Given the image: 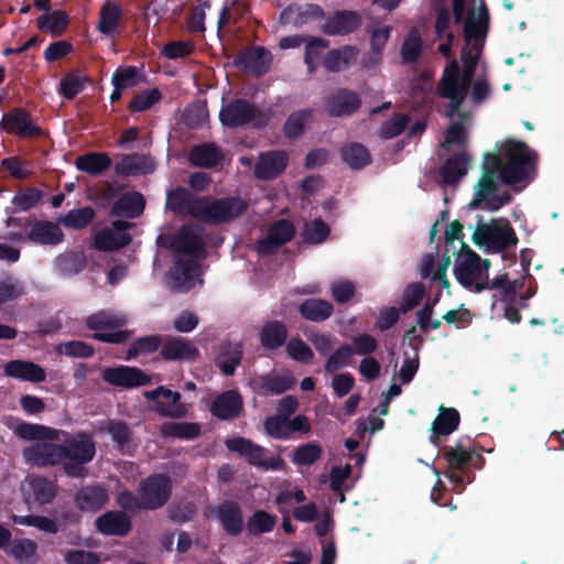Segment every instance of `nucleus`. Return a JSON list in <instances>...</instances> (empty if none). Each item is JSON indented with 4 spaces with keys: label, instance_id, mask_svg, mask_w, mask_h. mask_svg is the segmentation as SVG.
I'll return each mask as SVG.
<instances>
[{
    "label": "nucleus",
    "instance_id": "nucleus-6",
    "mask_svg": "<svg viewBox=\"0 0 564 564\" xmlns=\"http://www.w3.org/2000/svg\"><path fill=\"white\" fill-rule=\"evenodd\" d=\"M127 319L124 316L116 315L110 311H98L85 319V326L95 333L91 338L107 344H123L128 341L132 335L129 329H119L126 325Z\"/></svg>",
    "mask_w": 564,
    "mask_h": 564
},
{
    "label": "nucleus",
    "instance_id": "nucleus-20",
    "mask_svg": "<svg viewBox=\"0 0 564 564\" xmlns=\"http://www.w3.org/2000/svg\"><path fill=\"white\" fill-rule=\"evenodd\" d=\"M361 106L358 93L339 88L324 99V109L330 117H349Z\"/></svg>",
    "mask_w": 564,
    "mask_h": 564
},
{
    "label": "nucleus",
    "instance_id": "nucleus-61",
    "mask_svg": "<svg viewBox=\"0 0 564 564\" xmlns=\"http://www.w3.org/2000/svg\"><path fill=\"white\" fill-rule=\"evenodd\" d=\"M288 356L301 364H311L314 359V352L311 347L300 337L291 338L285 345Z\"/></svg>",
    "mask_w": 564,
    "mask_h": 564
},
{
    "label": "nucleus",
    "instance_id": "nucleus-3",
    "mask_svg": "<svg viewBox=\"0 0 564 564\" xmlns=\"http://www.w3.org/2000/svg\"><path fill=\"white\" fill-rule=\"evenodd\" d=\"M169 249L175 258L174 280L182 279L184 283L193 280V273L198 268V261L206 256L205 242L193 226L183 225L176 234L167 235Z\"/></svg>",
    "mask_w": 564,
    "mask_h": 564
},
{
    "label": "nucleus",
    "instance_id": "nucleus-38",
    "mask_svg": "<svg viewBox=\"0 0 564 564\" xmlns=\"http://www.w3.org/2000/svg\"><path fill=\"white\" fill-rule=\"evenodd\" d=\"M297 312L306 321L322 323L333 315L334 306L323 299H306L299 305Z\"/></svg>",
    "mask_w": 564,
    "mask_h": 564
},
{
    "label": "nucleus",
    "instance_id": "nucleus-46",
    "mask_svg": "<svg viewBox=\"0 0 564 564\" xmlns=\"http://www.w3.org/2000/svg\"><path fill=\"white\" fill-rule=\"evenodd\" d=\"M164 337L159 334L135 338L129 346L126 360H133L140 355H149L162 348Z\"/></svg>",
    "mask_w": 564,
    "mask_h": 564
},
{
    "label": "nucleus",
    "instance_id": "nucleus-49",
    "mask_svg": "<svg viewBox=\"0 0 564 564\" xmlns=\"http://www.w3.org/2000/svg\"><path fill=\"white\" fill-rule=\"evenodd\" d=\"M96 217V212L91 206L75 208L59 218V223L69 229H84Z\"/></svg>",
    "mask_w": 564,
    "mask_h": 564
},
{
    "label": "nucleus",
    "instance_id": "nucleus-30",
    "mask_svg": "<svg viewBox=\"0 0 564 564\" xmlns=\"http://www.w3.org/2000/svg\"><path fill=\"white\" fill-rule=\"evenodd\" d=\"M155 164L149 155L131 153L123 154L115 164V173L118 176H135L152 173Z\"/></svg>",
    "mask_w": 564,
    "mask_h": 564
},
{
    "label": "nucleus",
    "instance_id": "nucleus-29",
    "mask_svg": "<svg viewBox=\"0 0 564 564\" xmlns=\"http://www.w3.org/2000/svg\"><path fill=\"white\" fill-rule=\"evenodd\" d=\"M4 373L8 377L32 383H40L46 379L45 369L31 360H10L4 365Z\"/></svg>",
    "mask_w": 564,
    "mask_h": 564
},
{
    "label": "nucleus",
    "instance_id": "nucleus-25",
    "mask_svg": "<svg viewBox=\"0 0 564 564\" xmlns=\"http://www.w3.org/2000/svg\"><path fill=\"white\" fill-rule=\"evenodd\" d=\"M108 500V489L101 485L83 486L74 497L76 508L83 512H96L102 509Z\"/></svg>",
    "mask_w": 564,
    "mask_h": 564
},
{
    "label": "nucleus",
    "instance_id": "nucleus-18",
    "mask_svg": "<svg viewBox=\"0 0 564 564\" xmlns=\"http://www.w3.org/2000/svg\"><path fill=\"white\" fill-rule=\"evenodd\" d=\"M212 513L219 521L226 534L238 536L243 531V513L238 502L224 500L212 508Z\"/></svg>",
    "mask_w": 564,
    "mask_h": 564
},
{
    "label": "nucleus",
    "instance_id": "nucleus-23",
    "mask_svg": "<svg viewBox=\"0 0 564 564\" xmlns=\"http://www.w3.org/2000/svg\"><path fill=\"white\" fill-rule=\"evenodd\" d=\"M242 410L243 399L237 390H227L218 394L209 405L212 415L223 421L238 417Z\"/></svg>",
    "mask_w": 564,
    "mask_h": 564
},
{
    "label": "nucleus",
    "instance_id": "nucleus-58",
    "mask_svg": "<svg viewBox=\"0 0 564 564\" xmlns=\"http://www.w3.org/2000/svg\"><path fill=\"white\" fill-rule=\"evenodd\" d=\"M55 352L73 358H90L95 354V348L84 340H69L56 345Z\"/></svg>",
    "mask_w": 564,
    "mask_h": 564
},
{
    "label": "nucleus",
    "instance_id": "nucleus-44",
    "mask_svg": "<svg viewBox=\"0 0 564 564\" xmlns=\"http://www.w3.org/2000/svg\"><path fill=\"white\" fill-rule=\"evenodd\" d=\"M278 517L265 510L254 511L247 520L245 528L250 536H258L271 532L276 525Z\"/></svg>",
    "mask_w": 564,
    "mask_h": 564
},
{
    "label": "nucleus",
    "instance_id": "nucleus-35",
    "mask_svg": "<svg viewBox=\"0 0 564 564\" xmlns=\"http://www.w3.org/2000/svg\"><path fill=\"white\" fill-rule=\"evenodd\" d=\"M102 430L110 435L117 449L123 455L133 452V432L130 426L120 420H108Z\"/></svg>",
    "mask_w": 564,
    "mask_h": 564
},
{
    "label": "nucleus",
    "instance_id": "nucleus-1",
    "mask_svg": "<svg viewBox=\"0 0 564 564\" xmlns=\"http://www.w3.org/2000/svg\"><path fill=\"white\" fill-rule=\"evenodd\" d=\"M22 440L35 443L22 449L25 463L39 468L61 466L63 473L73 479H83L89 475L87 465L96 456L94 436L85 431L70 434L64 430L22 422L14 429Z\"/></svg>",
    "mask_w": 564,
    "mask_h": 564
},
{
    "label": "nucleus",
    "instance_id": "nucleus-33",
    "mask_svg": "<svg viewBox=\"0 0 564 564\" xmlns=\"http://www.w3.org/2000/svg\"><path fill=\"white\" fill-rule=\"evenodd\" d=\"M460 422L459 412L455 408H440V413L432 423L430 442L438 446L440 436H447L457 430Z\"/></svg>",
    "mask_w": 564,
    "mask_h": 564
},
{
    "label": "nucleus",
    "instance_id": "nucleus-34",
    "mask_svg": "<svg viewBox=\"0 0 564 564\" xmlns=\"http://www.w3.org/2000/svg\"><path fill=\"white\" fill-rule=\"evenodd\" d=\"M145 207V199L140 192H128L119 196L111 207V215L126 218L140 217Z\"/></svg>",
    "mask_w": 564,
    "mask_h": 564
},
{
    "label": "nucleus",
    "instance_id": "nucleus-37",
    "mask_svg": "<svg viewBox=\"0 0 564 564\" xmlns=\"http://www.w3.org/2000/svg\"><path fill=\"white\" fill-rule=\"evenodd\" d=\"M111 164V158L106 152H88L77 156L75 161L76 169L90 176L101 175Z\"/></svg>",
    "mask_w": 564,
    "mask_h": 564
},
{
    "label": "nucleus",
    "instance_id": "nucleus-27",
    "mask_svg": "<svg viewBox=\"0 0 564 564\" xmlns=\"http://www.w3.org/2000/svg\"><path fill=\"white\" fill-rule=\"evenodd\" d=\"M471 156L466 151L454 153L447 158L440 169L442 183L447 186L457 184L468 172Z\"/></svg>",
    "mask_w": 564,
    "mask_h": 564
},
{
    "label": "nucleus",
    "instance_id": "nucleus-45",
    "mask_svg": "<svg viewBox=\"0 0 564 564\" xmlns=\"http://www.w3.org/2000/svg\"><path fill=\"white\" fill-rule=\"evenodd\" d=\"M122 17V10L119 4L107 1L99 12L98 30L101 34L111 35L113 34Z\"/></svg>",
    "mask_w": 564,
    "mask_h": 564
},
{
    "label": "nucleus",
    "instance_id": "nucleus-4",
    "mask_svg": "<svg viewBox=\"0 0 564 564\" xmlns=\"http://www.w3.org/2000/svg\"><path fill=\"white\" fill-rule=\"evenodd\" d=\"M538 154L519 140L506 139L503 142V167L501 182L507 185L527 183L535 173Z\"/></svg>",
    "mask_w": 564,
    "mask_h": 564
},
{
    "label": "nucleus",
    "instance_id": "nucleus-54",
    "mask_svg": "<svg viewBox=\"0 0 564 564\" xmlns=\"http://www.w3.org/2000/svg\"><path fill=\"white\" fill-rule=\"evenodd\" d=\"M305 42L304 62L307 65L308 73L313 74L317 68L322 51L328 47L329 42L323 37L314 36H306Z\"/></svg>",
    "mask_w": 564,
    "mask_h": 564
},
{
    "label": "nucleus",
    "instance_id": "nucleus-7",
    "mask_svg": "<svg viewBox=\"0 0 564 564\" xmlns=\"http://www.w3.org/2000/svg\"><path fill=\"white\" fill-rule=\"evenodd\" d=\"M442 455L447 463L446 476L459 490L464 489L466 481H470L467 469L481 468L484 465V457L475 448L466 449L462 444L444 451Z\"/></svg>",
    "mask_w": 564,
    "mask_h": 564
},
{
    "label": "nucleus",
    "instance_id": "nucleus-5",
    "mask_svg": "<svg viewBox=\"0 0 564 564\" xmlns=\"http://www.w3.org/2000/svg\"><path fill=\"white\" fill-rule=\"evenodd\" d=\"M473 242L490 252H501L514 248L519 239L510 223L506 219H495L489 224L478 215V221L471 236Z\"/></svg>",
    "mask_w": 564,
    "mask_h": 564
},
{
    "label": "nucleus",
    "instance_id": "nucleus-59",
    "mask_svg": "<svg viewBox=\"0 0 564 564\" xmlns=\"http://www.w3.org/2000/svg\"><path fill=\"white\" fill-rule=\"evenodd\" d=\"M425 295V286L420 282H413L406 285L403 292L402 301L399 304L401 314H406L416 307Z\"/></svg>",
    "mask_w": 564,
    "mask_h": 564
},
{
    "label": "nucleus",
    "instance_id": "nucleus-40",
    "mask_svg": "<svg viewBox=\"0 0 564 564\" xmlns=\"http://www.w3.org/2000/svg\"><path fill=\"white\" fill-rule=\"evenodd\" d=\"M223 154L214 143H200L192 148L188 160L192 165L205 169L215 167Z\"/></svg>",
    "mask_w": 564,
    "mask_h": 564
},
{
    "label": "nucleus",
    "instance_id": "nucleus-64",
    "mask_svg": "<svg viewBox=\"0 0 564 564\" xmlns=\"http://www.w3.org/2000/svg\"><path fill=\"white\" fill-rule=\"evenodd\" d=\"M154 411L164 417L183 419L188 413V405L181 400L174 403V400H158L154 402Z\"/></svg>",
    "mask_w": 564,
    "mask_h": 564
},
{
    "label": "nucleus",
    "instance_id": "nucleus-17",
    "mask_svg": "<svg viewBox=\"0 0 564 564\" xmlns=\"http://www.w3.org/2000/svg\"><path fill=\"white\" fill-rule=\"evenodd\" d=\"M133 225L126 220H115L112 223L113 230L105 229L95 235L94 246L100 251H115L127 247L132 236L126 230L130 229Z\"/></svg>",
    "mask_w": 564,
    "mask_h": 564
},
{
    "label": "nucleus",
    "instance_id": "nucleus-21",
    "mask_svg": "<svg viewBox=\"0 0 564 564\" xmlns=\"http://www.w3.org/2000/svg\"><path fill=\"white\" fill-rule=\"evenodd\" d=\"M160 355L166 361L188 362L199 357V350L187 338L165 336Z\"/></svg>",
    "mask_w": 564,
    "mask_h": 564
},
{
    "label": "nucleus",
    "instance_id": "nucleus-15",
    "mask_svg": "<svg viewBox=\"0 0 564 564\" xmlns=\"http://www.w3.org/2000/svg\"><path fill=\"white\" fill-rule=\"evenodd\" d=\"M101 378L111 386L124 389L139 388L151 382V378L143 370L129 366L105 368Z\"/></svg>",
    "mask_w": 564,
    "mask_h": 564
},
{
    "label": "nucleus",
    "instance_id": "nucleus-14",
    "mask_svg": "<svg viewBox=\"0 0 564 564\" xmlns=\"http://www.w3.org/2000/svg\"><path fill=\"white\" fill-rule=\"evenodd\" d=\"M457 62L453 61L444 68L437 87L438 95L449 100L447 116H453L459 110L468 93L457 87Z\"/></svg>",
    "mask_w": 564,
    "mask_h": 564
},
{
    "label": "nucleus",
    "instance_id": "nucleus-24",
    "mask_svg": "<svg viewBox=\"0 0 564 564\" xmlns=\"http://www.w3.org/2000/svg\"><path fill=\"white\" fill-rule=\"evenodd\" d=\"M97 531L109 536H126L132 529V522L126 511H106L95 520Z\"/></svg>",
    "mask_w": 564,
    "mask_h": 564
},
{
    "label": "nucleus",
    "instance_id": "nucleus-11",
    "mask_svg": "<svg viewBox=\"0 0 564 564\" xmlns=\"http://www.w3.org/2000/svg\"><path fill=\"white\" fill-rule=\"evenodd\" d=\"M462 252L454 268L455 278L464 288L476 292V285L484 281L481 258L467 245H463Z\"/></svg>",
    "mask_w": 564,
    "mask_h": 564
},
{
    "label": "nucleus",
    "instance_id": "nucleus-62",
    "mask_svg": "<svg viewBox=\"0 0 564 564\" xmlns=\"http://www.w3.org/2000/svg\"><path fill=\"white\" fill-rule=\"evenodd\" d=\"M86 77L70 72L64 75L59 83V93L66 100H73L85 89Z\"/></svg>",
    "mask_w": 564,
    "mask_h": 564
},
{
    "label": "nucleus",
    "instance_id": "nucleus-26",
    "mask_svg": "<svg viewBox=\"0 0 564 564\" xmlns=\"http://www.w3.org/2000/svg\"><path fill=\"white\" fill-rule=\"evenodd\" d=\"M361 22V15L356 11H337L326 20L322 31L328 36H344L356 31Z\"/></svg>",
    "mask_w": 564,
    "mask_h": 564
},
{
    "label": "nucleus",
    "instance_id": "nucleus-43",
    "mask_svg": "<svg viewBox=\"0 0 564 564\" xmlns=\"http://www.w3.org/2000/svg\"><path fill=\"white\" fill-rule=\"evenodd\" d=\"M341 160L352 170H360L371 163L368 149L361 143L352 142L340 149Z\"/></svg>",
    "mask_w": 564,
    "mask_h": 564
},
{
    "label": "nucleus",
    "instance_id": "nucleus-48",
    "mask_svg": "<svg viewBox=\"0 0 564 564\" xmlns=\"http://www.w3.org/2000/svg\"><path fill=\"white\" fill-rule=\"evenodd\" d=\"M313 109L306 108L292 112L283 126L284 135L288 139H296L303 134L307 121L313 117Z\"/></svg>",
    "mask_w": 564,
    "mask_h": 564
},
{
    "label": "nucleus",
    "instance_id": "nucleus-63",
    "mask_svg": "<svg viewBox=\"0 0 564 564\" xmlns=\"http://www.w3.org/2000/svg\"><path fill=\"white\" fill-rule=\"evenodd\" d=\"M162 94L158 88L144 90L137 94L128 104V109L131 112H143L150 109L154 104L160 101Z\"/></svg>",
    "mask_w": 564,
    "mask_h": 564
},
{
    "label": "nucleus",
    "instance_id": "nucleus-16",
    "mask_svg": "<svg viewBox=\"0 0 564 564\" xmlns=\"http://www.w3.org/2000/svg\"><path fill=\"white\" fill-rule=\"evenodd\" d=\"M489 11L485 0H480L477 10L471 9L464 20V37L468 44L484 45L489 30Z\"/></svg>",
    "mask_w": 564,
    "mask_h": 564
},
{
    "label": "nucleus",
    "instance_id": "nucleus-12",
    "mask_svg": "<svg viewBox=\"0 0 564 564\" xmlns=\"http://www.w3.org/2000/svg\"><path fill=\"white\" fill-rule=\"evenodd\" d=\"M260 110L246 99H234L221 107L219 120L224 127L239 128L252 123Z\"/></svg>",
    "mask_w": 564,
    "mask_h": 564
},
{
    "label": "nucleus",
    "instance_id": "nucleus-19",
    "mask_svg": "<svg viewBox=\"0 0 564 564\" xmlns=\"http://www.w3.org/2000/svg\"><path fill=\"white\" fill-rule=\"evenodd\" d=\"M289 164V154L284 150H269L259 154L254 165V176L269 181L279 177Z\"/></svg>",
    "mask_w": 564,
    "mask_h": 564
},
{
    "label": "nucleus",
    "instance_id": "nucleus-41",
    "mask_svg": "<svg viewBox=\"0 0 564 564\" xmlns=\"http://www.w3.org/2000/svg\"><path fill=\"white\" fill-rule=\"evenodd\" d=\"M202 427L195 422H165L160 425L162 437H173L180 440H194L200 435Z\"/></svg>",
    "mask_w": 564,
    "mask_h": 564
},
{
    "label": "nucleus",
    "instance_id": "nucleus-51",
    "mask_svg": "<svg viewBox=\"0 0 564 564\" xmlns=\"http://www.w3.org/2000/svg\"><path fill=\"white\" fill-rule=\"evenodd\" d=\"M37 544L30 539H19L11 545L10 554L20 564H36Z\"/></svg>",
    "mask_w": 564,
    "mask_h": 564
},
{
    "label": "nucleus",
    "instance_id": "nucleus-32",
    "mask_svg": "<svg viewBox=\"0 0 564 564\" xmlns=\"http://www.w3.org/2000/svg\"><path fill=\"white\" fill-rule=\"evenodd\" d=\"M324 18V11L318 4L288 6L280 14V23L283 25L292 24L296 28L306 24L312 20Z\"/></svg>",
    "mask_w": 564,
    "mask_h": 564
},
{
    "label": "nucleus",
    "instance_id": "nucleus-52",
    "mask_svg": "<svg viewBox=\"0 0 564 564\" xmlns=\"http://www.w3.org/2000/svg\"><path fill=\"white\" fill-rule=\"evenodd\" d=\"M294 379L290 376L267 375L259 379V391L270 392L272 394H282L290 390Z\"/></svg>",
    "mask_w": 564,
    "mask_h": 564
},
{
    "label": "nucleus",
    "instance_id": "nucleus-39",
    "mask_svg": "<svg viewBox=\"0 0 564 564\" xmlns=\"http://www.w3.org/2000/svg\"><path fill=\"white\" fill-rule=\"evenodd\" d=\"M243 355L242 343L224 345L215 358V364L223 375L232 376L241 364Z\"/></svg>",
    "mask_w": 564,
    "mask_h": 564
},
{
    "label": "nucleus",
    "instance_id": "nucleus-55",
    "mask_svg": "<svg viewBox=\"0 0 564 564\" xmlns=\"http://www.w3.org/2000/svg\"><path fill=\"white\" fill-rule=\"evenodd\" d=\"M56 271L63 276H73L84 268V259L76 252H65L55 260Z\"/></svg>",
    "mask_w": 564,
    "mask_h": 564
},
{
    "label": "nucleus",
    "instance_id": "nucleus-13",
    "mask_svg": "<svg viewBox=\"0 0 564 564\" xmlns=\"http://www.w3.org/2000/svg\"><path fill=\"white\" fill-rule=\"evenodd\" d=\"M271 54L263 46H251L240 51L232 65L252 76H261L270 69Z\"/></svg>",
    "mask_w": 564,
    "mask_h": 564
},
{
    "label": "nucleus",
    "instance_id": "nucleus-2",
    "mask_svg": "<svg viewBox=\"0 0 564 564\" xmlns=\"http://www.w3.org/2000/svg\"><path fill=\"white\" fill-rule=\"evenodd\" d=\"M166 207L174 214L186 215L209 225H220L240 217L247 210L248 203L237 196H197L178 186L167 193Z\"/></svg>",
    "mask_w": 564,
    "mask_h": 564
},
{
    "label": "nucleus",
    "instance_id": "nucleus-53",
    "mask_svg": "<svg viewBox=\"0 0 564 564\" xmlns=\"http://www.w3.org/2000/svg\"><path fill=\"white\" fill-rule=\"evenodd\" d=\"M323 454V448L316 442H308L297 446L292 455L293 464L297 466H311L316 463Z\"/></svg>",
    "mask_w": 564,
    "mask_h": 564
},
{
    "label": "nucleus",
    "instance_id": "nucleus-10",
    "mask_svg": "<svg viewBox=\"0 0 564 564\" xmlns=\"http://www.w3.org/2000/svg\"><path fill=\"white\" fill-rule=\"evenodd\" d=\"M0 129L20 139L42 135V129L33 122L31 112L21 107L13 108L2 116Z\"/></svg>",
    "mask_w": 564,
    "mask_h": 564
},
{
    "label": "nucleus",
    "instance_id": "nucleus-28",
    "mask_svg": "<svg viewBox=\"0 0 564 564\" xmlns=\"http://www.w3.org/2000/svg\"><path fill=\"white\" fill-rule=\"evenodd\" d=\"M64 232L59 226L50 220L33 221L26 238L41 246H57L64 240Z\"/></svg>",
    "mask_w": 564,
    "mask_h": 564
},
{
    "label": "nucleus",
    "instance_id": "nucleus-42",
    "mask_svg": "<svg viewBox=\"0 0 564 564\" xmlns=\"http://www.w3.org/2000/svg\"><path fill=\"white\" fill-rule=\"evenodd\" d=\"M68 21L69 18L66 12L55 10L39 17L36 20V26L43 32L50 33L54 36H59L66 31Z\"/></svg>",
    "mask_w": 564,
    "mask_h": 564
},
{
    "label": "nucleus",
    "instance_id": "nucleus-22",
    "mask_svg": "<svg viewBox=\"0 0 564 564\" xmlns=\"http://www.w3.org/2000/svg\"><path fill=\"white\" fill-rule=\"evenodd\" d=\"M294 235L295 228L293 224L288 219H279L269 227L267 237L259 241V252L271 254L281 246L290 242Z\"/></svg>",
    "mask_w": 564,
    "mask_h": 564
},
{
    "label": "nucleus",
    "instance_id": "nucleus-57",
    "mask_svg": "<svg viewBox=\"0 0 564 564\" xmlns=\"http://www.w3.org/2000/svg\"><path fill=\"white\" fill-rule=\"evenodd\" d=\"M410 117L405 113H393V116L383 121L378 135L380 139L390 140L400 135L406 128Z\"/></svg>",
    "mask_w": 564,
    "mask_h": 564
},
{
    "label": "nucleus",
    "instance_id": "nucleus-47",
    "mask_svg": "<svg viewBox=\"0 0 564 564\" xmlns=\"http://www.w3.org/2000/svg\"><path fill=\"white\" fill-rule=\"evenodd\" d=\"M30 494L37 505H46L56 496V485L46 477L39 476L29 482Z\"/></svg>",
    "mask_w": 564,
    "mask_h": 564
},
{
    "label": "nucleus",
    "instance_id": "nucleus-50",
    "mask_svg": "<svg viewBox=\"0 0 564 564\" xmlns=\"http://www.w3.org/2000/svg\"><path fill=\"white\" fill-rule=\"evenodd\" d=\"M477 191L475 193V197L470 203V206L474 208H482V206H487L488 199L497 192L498 182L496 180V175L482 174L477 184Z\"/></svg>",
    "mask_w": 564,
    "mask_h": 564
},
{
    "label": "nucleus",
    "instance_id": "nucleus-8",
    "mask_svg": "<svg viewBox=\"0 0 564 564\" xmlns=\"http://www.w3.org/2000/svg\"><path fill=\"white\" fill-rule=\"evenodd\" d=\"M139 491L142 509L156 510L170 500L172 482L165 474H153L141 482Z\"/></svg>",
    "mask_w": 564,
    "mask_h": 564
},
{
    "label": "nucleus",
    "instance_id": "nucleus-56",
    "mask_svg": "<svg viewBox=\"0 0 564 564\" xmlns=\"http://www.w3.org/2000/svg\"><path fill=\"white\" fill-rule=\"evenodd\" d=\"M422 53V37L416 29H412L402 46H401V56L405 64L415 63Z\"/></svg>",
    "mask_w": 564,
    "mask_h": 564
},
{
    "label": "nucleus",
    "instance_id": "nucleus-60",
    "mask_svg": "<svg viewBox=\"0 0 564 564\" xmlns=\"http://www.w3.org/2000/svg\"><path fill=\"white\" fill-rule=\"evenodd\" d=\"M352 348L349 344H343L329 354L325 362V371L327 373H334L337 370L350 365Z\"/></svg>",
    "mask_w": 564,
    "mask_h": 564
},
{
    "label": "nucleus",
    "instance_id": "nucleus-31",
    "mask_svg": "<svg viewBox=\"0 0 564 564\" xmlns=\"http://www.w3.org/2000/svg\"><path fill=\"white\" fill-rule=\"evenodd\" d=\"M259 340L265 350H278L288 343L289 330L282 321H267L259 329Z\"/></svg>",
    "mask_w": 564,
    "mask_h": 564
},
{
    "label": "nucleus",
    "instance_id": "nucleus-36",
    "mask_svg": "<svg viewBox=\"0 0 564 564\" xmlns=\"http://www.w3.org/2000/svg\"><path fill=\"white\" fill-rule=\"evenodd\" d=\"M358 50L352 45H345L339 48L330 50L326 53L323 65L332 73L347 69L357 62Z\"/></svg>",
    "mask_w": 564,
    "mask_h": 564
},
{
    "label": "nucleus",
    "instance_id": "nucleus-9",
    "mask_svg": "<svg viewBox=\"0 0 564 564\" xmlns=\"http://www.w3.org/2000/svg\"><path fill=\"white\" fill-rule=\"evenodd\" d=\"M265 434L274 440L288 441L295 438V433L307 434L312 426L306 415L300 414L293 419L286 416L271 415L263 421Z\"/></svg>",
    "mask_w": 564,
    "mask_h": 564
}]
</instances>
